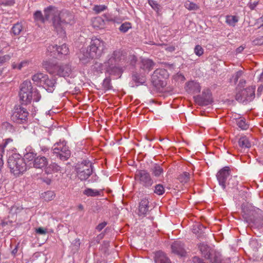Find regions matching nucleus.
I'll use <instances>...</instances> for the list:
<instances>
[{"label": "nucleus", "instance_id": "obj_1", "mask_svg": "<svg viewBox=\"0 0 263 263\" xmlns=\"http://www.w3.org/2000/svg\"><path fill=\"white\" fill-rule=\"evenodd\" d=\"M75 171L82 181L87 180L89 183H94L99 180V177L94 172L93 165L88 159L78 162L75 165Z\"/></svg>", "mask_w": 263, "mask_h": 263}, {"label": "nucleus", "instance_id": "obj_2", "mask_svg": "<svg viewBox=\"0 0 263 263\" xmlns=\"http://www.w3.org/2000/svg\"><path fill=\"white\" fill-rule=\"evenodd\" d=\"M19 97L22 105H27L32 99L35 102L39 101L41 96L38 90L33 87L31 82L26 80L20 85Z\"/></svg>", "mask_w": 263, "mask_h": 263}, {"label": "nucleus", "instance_id": "obj_3", "mask_svg": "<svg viewBox=\"0 0 263 263\" xmlns=\"http://www.w3.org/2000/svg\"><path fill=\"white\" fill-rule=\"evenodd\" d=\"M43 66L49 74L60 77H69L72 73L71 66L69 64H56L50 61H44Z\"/></svg>", "mask_w": 263, "mask_h": 263}, {"label": "nucleus", "instance_id": "obj_4", "mask_svg": "<svg viewBox=\"0 0 263 263\" xmlns=\"http://www.w3.org/2000/svg\"><path fill=\"white\" fill-rule=\"evenodd\" d=\"M72 16L67 11L61 12L59 15L52 18V24L54 30L61 37L66 35L65 27L71 20Z\"/></svg>", "mask_w": 263, "mask_h": 263}, {"label": "nucleus", "instance_id": "obj_5", "mask_svg": "<svg viewBox=\"0 0 263 263\" xmlns=\"http://www.w3.org/2000/svg\"><path fill=\"white\" fill-rule=\"evenodd\" d=\"M8 165L10 171L15 176H18L27 169L24 159L19 154H13L8 159Z\"/></svg>", "mask_w": 263, "mask_h": 263}, {"label": "nucleus", "instance_id": "obj_6", "mask_svg": "<svg viewBox=\"0 0 263 263\" xmlns=\"http://www.w3.org/2000/svg\"><path fill=\"white\" fill-rule=\"evenodd\" d=\"M105 49V42L100 39L92 37L89 46L87 47V57L98 59L101 57Z\"/></svg>", "mask_w": 263, "mask_h": 263}, {"label": "nucleus", "instance_id": "obj_7", "mask_svg": "<svg viewBox=\"0 0 263 263\" xmlns=\"http://www.w3.org/2000/svg\"><path fill=\"white\" fill-rule=\"evenodd\" d=\"M52 153L62 161L67 160L71 156V151L65 140L56 142L52 148Z\"/></svg>", "mask_w": 263, "mask_h": 263}, {"label": "nucleus", "instance_id": "obj_8", "mask_svg": "<svg viewBox=\"0 0 263 263\" xmlns=\"http://www.w3.org/2000/svg\"><path fill=\"white\" fill-rule=\"evenodd\" d=\"M167 71L163 68L155 70L152 77L151 82L154 87L157 88L164 87L166 85V79L168 77Z\"/></svg>", "mask_w": 263, "mask_h": 263}, {"label": "nucleus", "instance_id": "obj_9", "mask_svg": "<svg viewBox=\"0 0 263 263\" xmlns=\"http://www.w3.org/2000/svg\"><path fill=\"white\" fill-rule=\"evenodd\" d=\"M135 179L140 184L146 189H149L154 183L149 172L145 170H137Z\"/></svg>", "mask_w": 263, "mask_h": 263}, {"label": "nucleus", "instance_id": "obj_10", "mask_svg": "<svg viewBox=\"0 0 263 263\" xmlns=\"http://www.w3.org/2000/svg\"><path fill=\"white\" fill-rule=\"evenodd\" d=\"M255 86H249L239 90L235 96V99L240 103H248L255 98Z\"/></svg>", "mask_w": 263, "mask_h": 263}, {"label": "nucleus", "instance_id": "obj_11", "mask_svg": "<svg viewBox=\"0 0 263 263\" xmlns=\"http://www.w3.org/2000/svg\"><path fill=\"white\" fill-rule=\"evenodd\" d=\"M29 113L27 110L21 105H15L11 117V120L17 124H22L27 121Z\"/></svg>", "mask_w": 263, "mask_h": 263}, {"label": "nucleus", "instance_id": "obj_12", "mask_svg": "<svg viewBox=\"0 0 263 263\" xmlns=\"http://www.w3.org/2000/svg\"><path fill=\"white\" fill-rule=\"evenodd\" d=\"M126 54L121 49L116 50L111 54H108L107 60L104 63V66L116 65L123 61Z\"/></svg>", "mask_w": 263, "mask_h": 263}, {"label": "nucleus", "instance_id": "obj_13", "mask_svg": "<svg viewBox=\"0 0 263 263\" xmlns=\"http://www.w3.org/2000/svg\"><path fill=\"white\" fill-rule=\"evenodd\" d=\"M193 98L196 103L200 106H207L213 102L212 92L209 89L203 90L201 95Z\"/></svg>", "mask_w": 263, "mask_h": 263}, {"label": "nucleus", "instance_id": "obj_14", "mask_svg": "<svg viewBox=\"0 0 263 263\" xmlns=\"http://www.w3.org/2000/svg\"><path fill=\"white\" fill-rule=\"evenodd\" d=\"M231 174V170L229 166H224L220 169L216 174V178L219 185L224 190L226 188L227 180Z\"/></svg>", "mask_w": 263, "mask_h": 263}, {"label": "nucleus", "instance_id": "obj_15", "mask_svg": "<svg viewBox=\"0 0 263 263\" xmlns=\"http://www.w3.org/2000/svg\"><path fill=\"white\" fill-rule=\"evenodd\" d=\"M48 51L52 53L51 54V56L55 58H59L61 55H67L69 52V49L65 44H63L61 46L50 45L48 47Z\"/></svg>", "mask_w": 263, "mask_h": 263}, {"label": "nucleus", "instance_id": "obj_16", "mask_svg": "<svg viewBox=\"0 0 263 263\" xmlns=\"http://www.w3.org/2000/svg\"><path fill=\"white\" fill-rule=\"evenodd\" d=\"M149 202L148 198L145 197L141 199L138 206L137 214L139 217H144L149 212Z\"/></svg>", "mask_w": 263, "mask_h": 263}, {"label": "nucleus", "instance_id": "obj_17", "mask_svg": "<svg viewBox=\"0 0 263 263\" xmlns=\"http://www.w3.org/2000/svg\"><path fill=\"white\" fill-rule=\"evenodd\" d=\"M171 250L172 253L180 256H184L186 254L184 243L179 240L175 241L172 243Z\"/></svg>", "mask_w": 263, "mask_h": 263}, {"label": "nucleus", "instance_id": "obj_18", "mask_svg": "<svg viewBox=\"0 0 263 263\" xmlns=\"http://www.w3.org/2000/svg\"><path fill=\"white\" fill-rule=\"evenodd\" d=\"M57 80L55 79H49L48 76L47 75L41 87L48 92H53L55 88Z\"/></svg>", "mask_w": 263, "mask_h": 263}, {"label": "nucleus", "instance_id": "obj_19", "mask_svg": "<svg viewBox=\"0 0 263 263\" xmlns=\"http://www.w3.org/2000/svg\"><path fill=\"white\" fill-rule=\"evenodd\" d=\"M155 263H172L170 258L166 253L162 251H158L154 254Z\"/></svg>", "mask_w": 263, "mask_h": 263}, {"label": "nucleus", "instance_id": "obj_20", "mask_svg": "<svg viewBox=\"0 0 263 263\" xmlns=\"http://www.w3.org/2000/svg\"><path fill=\"white\" fill-rule=\"evenodd\" d=\"M48 160L44 156H39L36 157L32 163L33 166L36 168H44L48 165Z\"/></svg>", "mask_w": 263, "mask_h": 263}, {"label": "nucleus", "instance_id": "obj_21", "mask_svg": "<svg viewBox=\"0 0 263 263\" xmlns=\"http://www.w3.org/2000/svg\"><path fill=\"white\" fill-rule=\"evenodd\" d=\"M186 90L190 93H196L200 92L201 87L198 82L191 81L186 84Z\"/></svg>", "mask_w": 263, "mask_h": 263}, {"label": "nucleus", "instance_id": "obj_22", "mask_svg": "<svg viewBox=\"0 0 263 263\" xmlns=\"http://www.w3.org/2000/svg\"><path fill=\"white\" fill-rule=\"evenodd\" d=\"M106 68V71L110 74L113 75L119 78L121 77L124 69L123 67L116 65L105 66Z\"/></svg>", "mask_w": 263, "mask_h": 263}, {"label": "nucleus", "instance_id": "obj_23", "mask_svg": "<svg viewBox=\"0 0 263 263\" xmlns=\"http://www.w3.org/2000/svg\"><path fill=\"white\" fill-rule=\"evenodd\" d=\"M198 248L201 252L202 255L208 259L211 255L212 253L214 251V249H212L207 244L204 243H200L198 245Z\"/></svg>", "mask_w": 263, "mask_h": 263}, {"label": "nucleus", "instance_id": "obj_24", "mask_svg": "<svg viewBox=\"0 0 263 263\" xmlns=\"http://www.w3.org/2000/svg\"><path fill=\"white\" fill-rule=\"evenodd\" d=\"M155 65L154 62L150 59H142L141 61L140 68L143 70L144 73H148Z\"/></svg>", "mask_w": 263, "mask_h": 263}, {"label": "nucleus", "instance_id": "obj_25", "mask_svg": "<svg viewBox=\"0 0 263 263\" xmlns=\"http://www.w3.org/2000/svg\"><path fill=\"white\" fill-rule=\"evenodd\" d=\"M144 74L145 73H143V72L139 73L136 71L133 72L132 78V80L136 83V86H138L140 85H143L145 83V80L144 76Z\"/></svg>", "mask_w": 263, "mask_h": 263}, {"label": "nucleus", "instance_id": "obj_26", "mask_svg": "<svg viewBox=\"0 0 263 263\" xmlns=\"http://www.w3.org/2000/svg\"><path fill=\"white\" fill-rule=\"evenodd\" d=\"M25 151L23 158L24 160L26 159L28 161H33L37 155L34 149L31 146H28L25 148Z\"/></svg>", "mask_w": 263, "mask_h": 263}, {"label": "nucleus", "instance_id": "obj_27", "mask_svg": "<svg viewBox=\"0 0 263 263\" xmlns=\"http://www.w3.org/2000/svg\"><path fill=\"white\" fill-rule=\"evenodd\" d=\"M149 170L152 175L157 178L160 177L164 173V170L161 165L157 163H154L152 165Z\"/></svg>", "mask_w": 263, "mask_h": 263}, {"label": "nucleus", "instance_id": "obj_28", "mask_svg": "<svg viewBox=\"0 0 263 263\" xmlns=\"http://www.w3.org/2000/svg\"><path fill=\"white\" fill-rule=\"evenodd\" d=\"M47 75V74L41 72H39L32 76V80L36 85L41 87L43 84L45 77H46Z\"/></svg>", "mask_w": 263, "mask_h": 263}, {"label": "nucleus", "instance_id": "obj_29", "mask_svg": "<svg viewBox=\"0 0 263 263\" xmlns=\"http://www.w3.org/2000/svg\"><path fill=\"white\" fill-rule=\"evenodd\" d=\"M29 210L27 208L24 209L22 206L14 205L12 206L10 209V213L12 214H15L18 216L21 213H25L28 214Z\"/></svg>", "mask_w": 263, "mask_h": 263}, {"label": "nucleus", "instance_id": "obj_30", "mask_svg": "<svg viewBox=\"0 0 263 263\" xmlns=\"http://www.w3.org/2000/svg\"><path fill=\"white\" fill-rule=\"evenodd\" d=\"M207 259L209 260L211 263H222V262L221 254L215 250Z\"/></svg>", "mask_w": 263, "mask_h": 263}, {"label": "nucleus", "instance_id": "obj_31", "mask_svg": "<svg viewBox=\"0 0 263 263\" xmlns=\"http://www.w3.org/2000/svg\"><path fill=\"white\" fill-rule=\"evenodd\" d=\"M235 119L236 120V124L239 128L242 130H247L249 128V125L246 122L245 118H235Z\"/></svg>", "mask_w": 263, "mask_h": 263}, {"label": "nucleus", "instance_id": "obj_32", "mask_svg": "<svg viewBox=\"0 0 263 263\" xmlns=\"http://www.w3.org/2000/svg\"><path fill=\"white\" fill-rule=\"evenodd\" d=\"M238 145L242 148H248L251 146L250 142L246 136L240 137L238 141Z\"/></svg>", "mask_w": 263, "mask_h": 263}, {"label": "nucleus", "instance_id": "obj_33", "mask_svg": "<svg viewBox=\"0 0 263 263\" xmlns=\"http://www.w3.org/2000/svg\"><path fill=\"white\" fill-rule=\"evenodd\" d=\"M100 191L91 188H86L83 191V193L87 197H97L100 195Z\"/></svg>", "mask_w": 263, "mask_h": 263}, {"label": "nucleus", "instance_id": "obj_34", "mask_svg": "<svg viewBox=\"0 0 263 263\" xmlns=\"http://www.w3.org/2000/svg\"><path fill=\"white\" fill-rule=\"evenodd\" d=\"M206 229V227L203 225L200 224L197 226H194L193 229V232L194 233L197 235L198 238H201L204 236V232L203 230Z\"/></svg>", "mask_w": 263, "mask_h": 263}, {"label": "nucleus", "instance_id": "obj_35", "mask_svg": "<svg viewBox=\"0 0 263 263\" xmlns=\"http://www.w3.org/2000/svg\"><path fill=\"white\" fill-rule=\"evenodd\" d=\"M55 196V194L53 191H48L42 193L41 197L46 201L53 200Z\"/></svg>", "mask_w": 263, "mask_h": 263}, {"label": "nucleus", "instance_id": "obj_36", "mask_svg": "<svg viewBox=\"0 0 263 263\" xmlns=\"http://www.w3.org/2000/svg\"><path fill=\"white\" fill-rule=\"evenodd\" d=\"M239 17L236 15H228L226 17V23L230 26H235L238 22Z\"/></svg>", "mask_w": 263, "mask_h": 263}, {"label": "nucleus", "instance_id": "obj_37", "mask_svg": "<svg viewBox=\"0 0 263 263\" xmlns=\"http://www.w3.org/2000/svg\"><path fill=\"white\" fill-rule=\"evenodd\" d=\"M102 89L105 91L111 90L112 88V86L111 84V79L109 77H106L104 79L102 82Z\"/></svg>", "mask_w": 263, "mask_h": 263}, {"label": "nucleus", "instance_id": "obj_38", "mask_svg": "<svg viewBox=\"0 0 263 263\" xmlns=\"http://www.w3.org/2000/svg\"><path fill=\"white\" fill-rule=\"evenodd\" d=\"M190 178V174L189 173L184 172L180 174L178 176V180L182 183H185L187 182Z\"/></svg>", "mask_w": 263, "mask_h": 263}, {"label": "nucleus", "instance_id": "obj_39", "mask_svg": "<svg viewBox=\"0 0 263 263\" xmlns=\"http://www.w3.org/2000/svg\"><path fill=\"white\" fill-rule=\"evenodd\" d=\"M33 18L36 22H39L42 23H44L45 22L43 14L40 10H37L34 13Z\"/></svg>", "mask_w": 263, "mask_h": 263}, {"label": "nucleus", "instance_id": "obj_40", "mask_svg": "<svg viewBox=\"0 0 263 263\" xmlns=\"http://www.w3.org/2000/svg\"><path fill=\"white\" fill-rule=\"evenodd\" d=\"M148 3L158 14L161 10V6L157 3V1L154 0H148Z\"/></svg>", "mask_w": 263, "mask_h": 263}, {"label": "nucleus", "instance_id": "obj_41", "mask_svg": "<svg viewBox=\"0 0 263 263\" xmlns=\"http://www.w3.org/2000/svg\"><path fill=\"white\" fill-rule=\"evenodd\" d=\"M23 29L22 25L19 23L15 24L11 28V32L15 35H18Z\"/></svg>", "mask_w": 263, "mask_h": 263}, {"label": "nucleus", "instance_id": "obj_42", "mask_svg": "<svg viewBox=\"0 0 263 263\" xmlns=\"http://www.w3.org/2000/svg\"><path fill=\"white\" fill-rule=\"evenodd\" d=\"M184 7L186 9L190 11L197 10L199 8V6L196 4L189 1H186L184 3Z\"/></svg>", "mask_w": 263, "mask_h": 263}, {"label": "nucleus", "instance_id": "obj_43", "mask_svg": "<svg viewBox=\"0 0 263 263\" xmlns=\"http://www.w3.org/2000/svg\"><path fill=\"white\" fill-rule=\"evenodd\" d=\"M154 192L158 195H162L165 192L164 186L161 184H156L154 186Z\"/></svg>", "mask_w": 263, "mask_h": 263}, {"label": "nucleus", "instance_id": "obj_44", "mask_svg": "<svg viewBox=\"0 0 263 263\" xmlns=\"http://www.w3.org/2000/svg\"><path fill=\"white\" fill-rule=\"evenodd\" d=\"M53 7L51 6H49L47 7V8H45L44 10V18L45 20V22L46 21H48L49 18H50V16L51 14V11L53 10Z\"/></svg>", "mask_w": 263, "mask_h": 263}, {"label": "nucleus", "instance_id": "obj_45", "mask_svg": "<svg viewBox=\"0 0 263 263\" xmlns=\"http://www.w3.org/2000/svg\"><path fill=\"white\" fill-rule=\"evenodd\" d=\"M242 74L243 71L242 70L237 71L232 76L231 81L234 82V84H236Z\"/></svg>", "mask_w": 263, "mask_h": 263}, {"label": "nucleus", "instance_id": "obj_46", "mask_svg": "<svg viewBox=\"0 0 263 263\" xmlns=\"http://www.w3.org/2000/svg\"><path fill=\"white\" fill-rule=\"evenodd\" d=\"M132 28L131 23L129 22H125L122 24L119 27V30L123 32L126 33L129 30V29Z\"/></svg>", "mask_w": 263, "mask_h": 263}, {"label": "nucleus", "instance_id": "obj_47", "mask_svg": "<svg viewBox=\"0 0 263 263\" xmlns=\"http://www.w3.org/2000/svg\"><path fill=\"white\" fill-rule=\"evenodd\" d=\"M107 7L104 5H95L93 7V10L97 14L101 13L106 10Z\"/></svg>", "mask_w": 263, "mask_h": 263}, {"label": "nucleus", "instance_id": "obj_48", "mask_svg": "<svg viewBox=\"0 0 263 263\" xmlns=\"http://www.w3.org/2000/svg\"><path fill=\"white\" fill-rule=\"evenodd\" d=\"M104 65L102 63H96L92 66V69L93 71L97 72H102L103 69Z\"/></svg>", "mask_w": 263, "mask_h": 263}, {"label": "nucleus", "instance_id": "obj_49", "mask_svg": "<svg viewBox=\"0 0 263 263\" xmlns=\"http://www.w3.org/2000/svg\"><path fill=\"white\" fill-rule=\"evenodd\" d=\"M81 242L79 238L75 239L71 243L72 250L78 251L80 247Z\"/></svg>", "mask_w": 263, "mask_h": 263}, {"label": "nucleus", "instance_id": "obj_50", "mask_svg": "<svg viewBox=\"0 0 263 263\" xmlns=\"http://www.w3.org/2000/svg\"><path fill=\"white\" fill-rule=\"evenodd\" d=\"M203 49L200 45H197L195 46L194 48V53L196 55L200 57L203 54Z\"/></svg>", "mask_w": 263, "mask_h": 263}, {"label": "nucleus", "instance_id": "obj_51", "mask_svg": "<svg viewBox=\"0 0 263 263\" xmlns=\"http://www.w3.org/2000/svg\"><path fill=\"white\" fill-rule=\"evenodd\" d=\"M49 169L51 170L53 172H58L61 171V166L59 165L57 163L53 162L51 163L49 166Z\"/></svg>", "mask_w": 263, "mask_h": 263}, {"label": "nucleus", "instance_id": "obj_52", "mask_svg": "<svg viewBox=\"0 0 263 263\" xmlns=\"http://www.w3.org/2000/svg\"><path fill=\"white\" fill-rule=\"evenodd\" d=\"M128 60L129 61L128 62L129 63V64L132 67H135L137 62V58L134 55H132L129 57Z\"/></svg>", "mask_w": 263, "mask_h": 263}, {"label": "nucleus", "instance_id": "obj_53", "mask_svg": "<svg viewBox=\"0 0 263 263\" xmlns=\"http://www.w3.org/2000/svg\"><path fill=\"white\" fill-rule=\"evenodd\" d=\"M252 43L254 45L260 46L263 45V36L256 38L252 41Z\"/></svg>", "mask_w": 263, "mask_h": 263}, {"label": "nucleus", "instance_id": "obj_54", "mask_svg": "<svg viewBox=\"0 0 263 263\" xmlns=\"http://www.w3.org/2000/svg\"><path fill=\"white\" fill-rule=\"evenodd\" d=\"M11 58V55L9 54H6L3 56H0V65H2L7 61H9Z\"/></svg>", "mask_w": 263, "mask_h": 263}, {"label": "nucleus", "instance_id": "obj_55", "mask_svg": "<svg viewBox=\"0 0 263 263\" xmlns=\"http://www.w3.org/2000/svg\"><path fill=\"white\" fill-rule=\"evenodd\" d=\"M258 4V1H250V2L248 4V6L250 8L251 10H254L256 6Z\"/></svg>", "mask_w": 263, "mask_h": 263}, {"label": "nucleus", "instance_id": "obj_56", "mask_svg": "<svg viewBox=\"0 0 263 263\" xmlns=\"http://www.w3.org/2000/svg\"><path fill=\"white\" fill-rule=\"evenodd\" d=\"M36 233L41 235H45L47 233V231L46 229L40 227L36 229Z\"/></svg>", "mask_w": 263, "mask_h": 263}, {"label": "nucleus", "instance_id": "obj_57", "mask_svg": "<svg viewBox=\"0 0 263 263\" xmlns=\"http://www.w3.org/2000/svg\"><path fill=\"white\" fill-rule=\"evenodd\" d=\"M107 224V222L104 221L102 223H99L97 227H96V230L100 232L103 229L105 228V227Z\"/></svg>", "mask_w": 263, "mask_h": 263}, {"label": "nucleus", "instance_id": "obj_58", "mask_svg": "<svg viewBox=\"0 0 263 263\" xmlns=\"http://www.w3.org/2000/svg\"><path fill=\"white\" fill-rule=\"evenodd\" d=\"M236 176H234L233 178H231L230 179V181L228 182V184H230V181H232V187H235L236 186H237L238 185V181L237 180H236Z\"/></svg>", "mask_w": 263, "mask_h": 263}, {"label": "nucleus", "instance_id": "obj_59", "mask_svg": "<svg viewBox=\"0 0 263 263\" xmlns=\"http://www.w3.org/2000/svg\"><path fill=\"white\" fill-rule=\"evenodd\" d=\"M246 84V81L245 79H241L240 80L237 88L239 87L241 88L244 87L245 86Z\"/></svg>", "mask_w": 263, "mask_h": 263}, {"label": "nucleus", "instance_id": "obj_60", "mask_svg": "<svg viewBox=\"0 0 263 263\" xmlns=\"http://www.w3.org/2000/svg\"><path fill=\"white\" fill-rule=\"evenodd\" d=\"M18 220L20 221H25L27 219V214L21 213L18 216Z\"/></svg>", "mask_w": 263, "mask_h": 263}, {"label": "nucleus", "instance_id": "obj_61", "mask_svg": "<svg viewBox=\"0 0 263 263\" xmlns=\"http://www.w3.org/2000/svg\"><path fill=\"white\" fill-rule=\"evenodd\" d=\"M176 78L178 80H181L182 81H183L185 80V77L184 76L181 74V73H178L176 76Z\"/></svg>", "mask_w": 263, "mask_h": 263}, {"label": "nucleus", "instance_id": "obj_62", "mask_svg": "<svg viewBox=\"0 0 263 263\" xmlns=\"http://www.w3.org/2000/svg\"><path fill=\"white\" fill-rule=\"evenodd\" d=\"M18 245L19 243H17V245L15 246V248L11 251V254L13 256H16L17 253Z\"/></svg>", "mask_w": 263, "mask_h": 263}, {"label": "nucleus", "instance_id": "obj_63", "mask_svg": "<svg viewBox=\"0 0 263 263\" xmlns=\"http://www.w3.org/2000/svg\"><path fill=\"white\" fill-rule=\"evenodd\" d=\"M41 152H43V153L45 154L47 152H49V148L47 146H41Z\"/></svg>", "mask_w": 263, "mask_h": 263}, {"label": "nucleus", "instance_id": "obj_64", "mask_svg": "<svg viewBox=\"0 0 263 263\" xmlns=\"http://www.w3.org/2000/svg\"><path fill=\"white\" fill-rule=\"evenodd\" d=\"M27 62L23 61L18 64L17 69L21 70L24 65H27Z\"/></svg>", "mask_w": 263, "mask_h": 263}]
</instances>
